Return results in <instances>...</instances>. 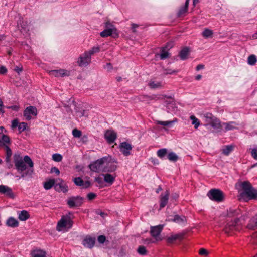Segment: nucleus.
Instances as JSON below:
<instances>
[{"instance_id": "1", "label": "nucleus", "mask_w": 257, "mask_h": 257, "mask_svg": "<svg viewBox=\"0 0 257 257\" xmlns=\"http://www.w3.org/2000/svg\"><path fill=\"white\" fill-rule=\"evenodd\" d=\"M240 213V210L238 208H230L223 213V216L226 217L227 222L224 228L225 233L229 234L240 229L241 223L237 217Z\"/></svg>"}, {"instance_id": "2", "label": "nucleus", "mask_w": 257, "mask_h": 257, "mask_svg": "<svg viewBox=\"0 0 257 257\" xmlns=\"http://www.w3.org/2000/svg\"><path fill=\"white\" fill-rule=\"evenodd\" d=\"M14 161L16 169L18 171L23 172L27 169V165L31 168L26 172L22 173L21 177L24 178L27 176H32L33 173V167L34 166L33 162L31 159L28 156H26L24 158L20 155L15 154L14 156Z\"/></svg>"}, {"instance_id": "3", "label": "nucleus", "mask_w": 257, "mask_h": 257, "mask_svg": "<svg viewBox=\"0 0 257 257\" xmlns=\"http://www.w3.org/2000/svg\"><path fill=\"white\" fill-rule=\"evenodd\" d=\"M240 186L242 190L240 193L241 197L248 200H257V189L253 187L249 182H241Z\"/></svg>"}, {"instance_id": "4", "label": "nucleus", "mask_w": 257, "mask_h": 257, "mask_svg": "<svg viewBox=\"0 0 257 257\" xmlns=\"http://www.w3.org/2000/svg\"><path fill=\"white\" fill-rule=\"evenodd\" d=\"M105 29L100 33V36L102 37H107L111 36L113 38H118L119 33L117 29L109 22L105 23Z\"/></svg>"}, {"instance_id": "5", "label": "nucleus", "mask_w": 257, "mask_h": 257, "mask_svg": "<svg viewBox=\"0 0 257 257\" xmlns=\"http://www.w3.org/2000/svg\"><path fill=\"white\" fill-rule=\"evenodd\" d=\"M73 224V222L69 216H63L58 222L57 230L58 231H67L70 228Z\"/></svg>"}, {"instance_id": "6", "label": "nucleus", "mask_w": 257, "mask_h": 257, "mask_svg": "<svg viewBox=\"0 0 257 257\" xmlns=\"http://www.w3.org/2000/svg\"><path fill=\"white\" fill-rule=\"evenodd\" d=\"M68 113H72L77 118H81L84 116L85 111L77 106L75 102H72L69 106L65 107Z\"/></svg>"}, {"instance_id": "7", "label": "nucleus", "mask_w": 257, "mask_h": 257, "mask_svg": "<svg viewBox=\"0 0 257 257\" xmlns=\"http://www.w3.org/2000/svg\"><path fill=\"white\" fill-rule=\"evenodd\" d=\"M91 60L90 54L85 52L79 57L77 63L80 67H86L90 63Z\"/></svg>"}, {"instance_id": "8", "label": "nucleus", "mask_w": 257, "mask_h": 257, "mask_svg": "<svg viewBox=\"0 0 257 257\" xmlns=\"http://www.w3.org/2000/svg\"><path fill=\"white\" fill-rule=\"evenodd\" d=\"M208 196L210 199L217 202L222 201L224 199L223 193L218 189H211L208 193Z\"/></svg>"}, {"instance_id": "9", "label": "nucleus", "mask_w": 257, "mask_h": 257, "mask_svg": "<svg viewBox=\"0 0 257 257\" xmlns=\"http://www.w3.org/2000/svg\"><path fill=\"white\" fill-rule=\"evenodd\" d=\"M163 228V225H159L158 226L152 227L150 230V233L153 237H154L156 241L162 240V238L160 237V234L162 231Z\"/></svg>"}, {"instance_id": "10", "label": "nucleus", "mask_w": 257, "mask_h": 257, "mask_svg": "<svg viewBox=\"0 0 257 257\" xmlns=\"http://www.w3.org/2000/svg\"><path fill=\"white\" fill-rule=\"evenodd\" d=\"M48 73L50 75L56 77H64V76H68L70 74V71L66 69H58V70H50L48 71Z\"/></svg>"}, {"instance_id": "11", "label": "nucleus", "mask_w": 257, "mask_h": 257, "mask_svg": "<svg viewBox=\"0 0 257 257\" xmlns=\"http://www.w3.org/2000/svg\"><path fill=\"white\" fill-rule=\"evenodd\" d=\"M83 198L80 196L72 197L67 200V204L70 207H78L83 203Z\"/></svg>"}, {"instance_id": "12", "label": "nucleus", "mask_w": 257, "mask_h": 257, "mask_svg": "<svg viewBox=\"0 0 257 257\" xmlns=\"http://www.w3.org/2000/svg\"><path fill=\"white\" fill-rule=\"evenodd\" d=\"M104 158L99 159L93 163L90 164L89 167L91 171L98 172L103 169H102V165L104 164Z\"/></svg>"}, {"instance_id": "13", "label": "nucleus", "mask_w": 257, "mask_h": 257, "mask_svg": "<svg viewBox=\"0 0 257 257\" xmlns=\"http://www.w3.org/2000/svg\"><path fill=\"white\" fill-rule=\"evenodd\" d=\"M56 184L55 185V188L58 192H63L66 193L68 190V187L65 183L64 180L61 179H58L56 180Z\"/></svg>"}, {"instance_id": "14", "label": "nucleus", "mask_w": 257, "mask_h": 257, "mask_svg": "<svg viewBox=\"0 0 257 257\" xmlns=\"http://www.w3.org/2000/svg\"><path fill=\"white\" fill-rule=\"evenodd\" d=\"M166 106L167 112L169 113L174 112L177 110V106L174 100L171 97H168L165 101Z\"/></svg>"}, {"instance_id": "15", "label": "nucleus", "mask_w": 257, "mask_h": 257, "mask_svg": "<svg viewBox=\"0 0 257 257\" xmlns=\"http://www.w3.org/2000/svg\"><path fill=\"white\" fill-rule=\"evenodd\" d=\"M37 114V110L36 107L33 106L27 107L24 112V115L27 120H30L32 115L36 116Z\"/></svg>"}, {"instance_id": "16", "label": "nucleus", "mask_w": 257, "mask_h": 257, "mask_svg": "<svg viewBox=\"0 0 257 257\" xmlns=\"http://www.w3.org/2000/svg\"><path fill=\"white\" fill-rule=\"evenodd\" d=\"M0 192L6 195L11 198H14L15 195L11 188L3 185H0Z\"/></svg>"}, {"instance_id": "17", "label": "nucleus", "mask_w": 257, "mask_h": 257, "mask_svg": "<svg viewBox=\"0 0 257 257\" xmlns=\"http://www.w3.org/2000/svg\"><path fill=\"white\" fill-rule=\"evenodd\" d=\"M132 147L131 144L127 142H123L120 145V151L125 156H128L130 154V151L132 150Z\"/></svg>"}, {"instance_id": "18", "label": "nucleus", "mask_w": 257, "mask_h": 257, "mask_svg": "<svg viewBox=\"0 0 257 257\" xmlns=\"http://www.w3.org/2000/svg\"><path fill=\"white\" fill-rule=\"evenodd\" d=\"M104 136L109 143H112L115 140L117 135L114 131L109 130L106 131Z\"/></svg>"}, {"instance_id": "19", "label": "nucleus", "mask_w": 257, "mask_h": 257, "mask_svg": "<svg viewBox=\"0 0 257 257\" xmlns=\"http://www.w3.org/2000/svg\"><path fill=\"white\" fill-rule=\"evenodd\" d=\"M169 197L168 191H166L160 196V209L164 207L167 204Z\"/></svg>"}, {"instance_id": "20", "label": "nucleus", "mask_w": 257, "mask_h": 257, "mask_svg": "<svg viewBox=\"0 0 257 257\" xmlns=\"http://www.w3.org/2000/svg\"><path fill=\"white\" fill-rule=\"evenodd\" d=\"M102 174L103 177L104 181L109 185H112L115 181L116 175L115 174H111L109 173L104 172Z\"/></svg>"}, {"instance_id": "21", "label": "nucleus", "mask_w": 257, "mask_h": 257, "mask_svg": "<svg viewBox=\"0 0 257 257\" xmlns=\"http://www.w3.org/2000/svg\"><path fill=\"white\" fill-rule=\"evenodd\" d=\"M95 242V238L86 236L83 240L82 243L85 247L91 248L93 247Z\"/></svg>"}, {"instance_id": "22", "label": "nucleus", "mask_w": 257, "mask_h": 257, "mask_svg": "<svg viewBox=\"0 0 257 257\" xmlns=\"http://www.w3.org/2000/svg\"><path fill=\"white\" fill-rule=\"evenodd\" d=\"M74 182L77 186H81L84 188H88L91 186V183L89 181L84 182L80 177L74 178Z\"/></svg>"}, {"instance_id": "23", "label": "nucleus", "mask_w": 257, "mask_h": 257, "mask_svg": "<svg viewBox=\"0 0 257 257\" xmlns=\"http://www.w3.org/2000/svg\"><path fill=\"white\" fill-rule=\"evenodd\" d=\"M183 236V234L182 233L171 234L170 236L167 237V242L169 243H173L176 240H181Z\"/></svg>"}, {"instance_id": "24", "label": "nucleus", "mask_w": 257, "mask_h": 257, "mask_svg": "<svg viewBox=\"0 0 257 257\" xmlns=\"http://www.w3.org/2000/svg\"><path fill=\"white\" fill-rule=\"evenodd\" d=\"M246 227L249 229H255L257 228V214L249 220Z\"/></svg>"}, {"instance_id": "25", "label": "nucleus", "mask_w": 257, "mask_h": 257, "mask_svg": "<svg viewBox=\"0 0 257 257\" xmlns=\"http://www.w3.org/2000/svg\"><path fill=\"white\" fill-rule=\"evenodd\" d=\"M117 168V166L113 163H108L106 166H105L103 169L102 170V171L103 172H113L114 171L116 170Z\"/></svg>"}, {"instance_id": "26", "label": "nucleus", "mask_w": 257, "mask_h": 257, "mask_svg": "<svg viewBox=\"0 0 257 257\" xmlns=\"http://www.w3.org/2000/svg\"><path fill=\"white\" fill-rule=\"evenodd\" d=\"M31 257H46V253L43 250L37 249L31 252Z\"/></svg>"}, {"instance_id": "27", "label": "nucleus", "mask_w": 257, "mask_h": 257, "mask_svg": "<svg viewBox=\"0 0 257 257\" xmlns=\"http://www.w3.org/2000/svg\"><path fill=\"white\" fill-rule=\"evenodd\" d=\"M5 150L6 153V161L7 163L10 164L9 167H12V165L10 164V162L11 157L12 155V151L9 146H6V147H5Z\"/></svg>"}, {"instance_id": "28", "label": "nucleus", "mask_w": 257, "mask_h": 257, "mask_svg": "<svg viewBox=\"0 0 257 257\" xmlns=\"http://www.w3.org/2000/svg\"><path fill=\"white\" fill-rule=\"evenodd\" d=\"M6 224L11 227L15 228L19 225V222L14 218H9L6 222Z\"/></svg>"}, {"instance_id": "29", "label": "nucleus", "mask_w": 257, "mask_h": 257, "mask_svg": "<svg viewBox=\"0 0 257 257\" xmlns=\"http://www.w3.org/2000/svg\"><path fill=\"white\" fill-rule=\"evenodd\" d=\"M204 120L206 123L205 125H209L212 123L213 119H214L215 117L211 113H206L204 115Z\"/></svg>"}, {"instance_id": "30", "label": "nucleus", "mask_w": 257, "mask_h": 257, "mask_svg": "<svg viewBox=\"0 0 257 257\" xmlns=\"http://www.w3.org/2000/svg\"><path fill=\"white\" fill-rule=\"evenodd\" d=\"M189 53V48L187 47H185L181 50L179 53V56L182 60L186 59L188 58Z\"/></svg>"}, {"instance_id": "31", "label": "nucleus", "mask_w": 257, "mask_h": 257, "mask_svg": "<svg viewBox=\"0 0 257 257\" xmlns=\"http://www.w3.org/2000/svg\"><path fill=\"white\" fill-rule=\"evenodd\" d=\"M149 86L152 89L159 88L162 87L161 82L151 80L148 83Z\"/></svg>"}, {"instance_id": "32", "label": "nucleus", "mask_w": 257, "mask_h": 257, "mask_svg": "<svg viewBox=\"0 0 257 257\" xmlns=\"http://www.w3.org/2000/svg\"><path fill=\"white\" fill-rule=\"evenodd\" d=\"M223 126L226 131L231 130L236 128V124L234 122L224 123L222 124V127Z\"/></svg>"}, {"instance_id": "33", "label": "nucleus", "mask_w": 257, "mask_h": 257, "mask_svg": "<svg viewBox=\"0 0 257 257\" xmlns=\"http://www.w3.org/2000/svg\"><path fill=\"white\" fill-rule=\"evenodd\" d=\"M210 125L216 130H219L222 127V125L221 124L220 121L216 117L213 119V121Z\"/></svg>"}, {"instance_id": "34", "label": "nucleus", "mask_w": 257, "mask_h": 257, "mask_svg": "<svg viewBox=\"0 0 257 257\" xmlns=\"http://www.w3.org/2000/svg\"><path fill=\"white\" fill-rule=\"evenodd\" d=\"M1 141L2 142V146H4V147L9 146V145L10 144V139L7 135L3 134Z\"/></svg>"}, {"instance_id": "35", "label": "nucleus", "mask_w": 257, "mask_h": 257, "mask_svg": "<svg viewBox=\"0 0 257 257\" xmlns=\"http://www.w3.org/2000/svg\"><path fill=\"white\" fill-rule=\"evenodd\" d=\"M189 0H186L185 5L180 8L178 13V16L180 17L187 12L189 5Z\"/></svg>"}, {"instance_id": "36", "label": "nucleus", "mask_w": 257, "mask_h": 257, "mask_svg": "<svg viewBox=\"0 0 257 257\" xmlns=\"http://www.w3.org/2000/svg\"><path fill=\"white\" fill-rule=\"evenodd\" d=\"M30 217L29 213L25 210L21 211L19 214L18 218L21 221H25Z\"/></svg>"}, {"instance_id": "37", "label": "nucleus", "mask_w": 257, "mask_h": 257, "mask_svg": "<svg viewBox=\"0 0 257 257\" xmlns=\"http://www.w3.org/2000/svg\"><path fill=\"white\" fill-rule=\"evenodd\" d=\"M56 181L54 179H50L44 183V187L45 189L48 190L51 189L53 186H55Z\"/></svg>"}, {"instance_id": "38", "label": "nucleus", "mask_w": 257, "mask_h": 257, "mask_svg": "<svg viewBox=\"0 0 257 257\" xmlns=\"http://www.w3.org/2000/svg\"><path fill=\"white\" fill-rule=\"evenodd\" d=\"M169 221H172L178 223H183L186 221V218L184 216L181 217L178 215H175L174 218L169 219Z\"/></svg>"}, {"instance_id": "39", "label": "nucleus", "mask_w": 257, "mask_h": 257, "mask_svg": "<svg viewBox=\"0 0 257 257\" xmlns=\"http://www.w3.org/2000/svg\"><path fill=\"white\" fill-rule=\"evenodd\" d=\"M142 98L144 100H158L161 99L160 96H158L157 95H153L152 96L148 95H143L140 97V99Z\"/></svg>"}, {"instance_id": "40", "label": "nucleus", "mask_w": 257, "mask_h": 257, "mask_svg": "<svg viewBox=\"0 0 257 257\" xmlns=\"http://www.w3.org/2000/svg\"><path fill=\"white\" fill-rule=\"evenodd\" d=\"M190 118L192 120V124L194 125V128H197L200 125L199 120L194 115L190 116Z\"/></svg>"}, {"instance_id": "41", "label": "nucleus", "mask_w": 257, "mask_h": 257, "mask_svg": "<svg viewBox=\"0 0 257 257\" xmlns=\"http://www.w3.org/2000/svg\"><path fill=\"white\" fill-rule=\"evenodd\" d=\"M257 62V58L255 55H250L247 59V62L248 64L250 65H253Z\"/></svg>"}, {"instance_id": "42", "label": "nucleus", "mask_w": 257, "mask_h": 257, "mask_svg": "<svg viewBox=\"0 0 257 257\" xmlns=\"http://www.w3.org/2000/svg\"><path fill=\"white\" fill-rule=\"evenodd\" d=\"M202 36L205 38L212 37L213 35V31L208 29H205L202 32Z\"/></svg>"}, {"instance_id": "43", "label": "nucleus", "mask_w": 257, "mask_h": 257, "mask_svg": "<svg viewBox=\"0 0 257 257\" xmlns=\"http://www.w3.org/2000/svg\"><path fill=\"white\" fill-rule=\"evenodd\" d=\"M177 121V119H175L172 121H158L157 122V124H160L163 126H171L173 123Z\"/></svg>"}, {"instance_id": "44", "label": "nucleus", "mask_w": 257, "mask_h": 257, "mask_svg": "<svg viewBox=\"0 0 257 257\" xmlns=\"http://www.w3.org/2000/svg\"><path fill=\"white\" fill-rule=\"evenodd\" d=\"M168 158L171 161L175 162L178 160V157L175 153L171 152L169 153Z\"/></svg>"}, {"instance_id": "45", "label": "nucleus", "mask_w": 257, "mask_h": 257, "mask_svg": "<svg viewBox=\"0 0 257 257\" xmlns=\"http://www.w3.org/2000/svg\"><path fill=\"white\" fill-rule=\"evenodd\" d=\"M233 150L232 146H227L222 149V153L225 155H228Z\"/></svg>"}, {"instance_id": "46", "label": "nucleus", "mask_w": 257, "mask_h": 257, "mask_svg": "<svg viewBox=\"0 0 257 257\" xmlns=\"http://www.w3.org/2000/svg\"><path fill=\"white\" fill-rule=\"evenodd\" d=\"M169 53L166 50L165 48H163L161 51L160 57L161 59H165L168 57Z\"/></svg>"}, {"instance_id": "47", "label": "nucleus", "mask_w": 257, "mask_h": 257, "mask_svg": "<svg viewBox=\"0 0 257 257\" xmlns=\"http://www.w3.org/2000/svg\"><path fill=\"white\" fill-rule=\"evenodd\" d=\"M100 48L99 47H94L91 50L86 51L87 53L90 54V56L91 57V56L93 55L95 53H97L99 52Z\"/></svg>"}, {"instance_id": "48", "label": "nucleus", "mask_w": 257, "mask_h": 257, "mask_svg": "<svg viewBox=\"0 0 257 257\" xmlns=\"http://www.w3.org/2000/svg\"><path fill=\"white\" fill-rule=\"evenodd\" d=\"M62 158V156L60 154H54L52 155V159L55 162H60Z\"/></svg>"}, {"instance_id": "49", "label": "nucleus", "mask_w": 257, "mask_h": 257, "mask_svg": "<svg viewBox=\"0 0 257 257\" xmlns=\"http://www.w3.org/2000/svg\"><path fill=\"white\" fill-rule=\"evenodd\" d=\"M167 151L166 149H160L157 151V155L160 158H163L167 154Z\"/></svg>"}, {"instance_id": "50", "label": "nucleus", "mask_w": 257, "mask_h": 257, "mask_svg": "<svg viewBox=\"0 0 257 257\" xmlns=\"http://www.w3.org/2000/svg\"><path fill=\"white\" fill-rule=\"evenodd\" d=\"M72 134L74 137L80 138L82 135V132L80 130L75 128L72 131Z\"/></svg>"}, {"instance_id": "51", "label": "nucleus", "mask_w": 257, "mask_h": 257, "mask_svg": "<svg viewBox=\"0 0 257 257\" xmlns=\"http://www.w3.org/2000/svg\"><path fill=\"white\" fill-rule=\"evenodd\" d=\"M137 251L141 255H145L147 252L145 247L143 246H140L137 249Z\"/></svg>"}, {"instance_id": "52", "label": "nucleus", "mask_w": 257, "mask_h": 257, "mask_svg": "<svg viewBox=\"0 0 257 257\" xmlns=\"http://www.w3.org/2000/svg\"><path fill=\"white\" fill-rule=\"evenodd\" d=\"M28 23L27 22H23L22 25L21 26L22 29H21V31L22 32L23 31L24 32H27V31H28L29 30V29L28 28Z\"/></svg>"}, {"instance_id": "53", "label": "nucleus", "mask_w": 257, "mask_h": 257, "mask_svg": "<svg viewBox=\"0 0 257 257\" xmlns=\"http://www.w3.org/2000/svg\"><path fill=\"white\" fill-rule=\"evenodd\" d=\"M27 127V124L25 122H21L19 123L18 125V128L21 132L24 131V130H26Z\"/></svg>"}, {"instance_id": "54", "label": "nucleus", "mask_w": 257, "mask_h": 257, "mask_svg": "<svg viewBox=\"0 0 257 257\" xmlns=\"http://www.w3.org/2000/svg\"><path fill=\"white\" fill-rule=\"evenodd\" d=\"M208 253V251L204 248H201L199 251V254L202 256H207Z\"/></svg>"}, {"instance_id": "55", "label": "nucleus", "mask_w": 257, "mask_h": 257, "mask_svg": "<svg viewBox=\"0 0 257 257\" xmlns=\"http://www.w3.org/2000/svg\"><path fill=\"white\" fill-rule=\"evenodd\" d=\"M96 197V194L94 193H89L87 195V198L89 200L94 199Z\"/></svg>"}, {"instance_id": "56", "label": "nucleus", "mask_w": 257, "mask_h": 257, "mask_svg": "<svg viewBox=\"0 0 257 257\" xmlns=\"http://www.w3.org/2000/svg\"><path fill=\"white\" fill-rule=\"evenodd\" d=\"M252 157L255 160H257V149H253L251 151Z\"/></svg>"}, {"instance_id": "57", "label": "nucleus", "mask_w": 257, "mask_h": 257, "mask_svg": "<svg viewBox=\"0 0 257 257\" xmlns=\"http://www.w3.org/2000/svg\"><path fill=\"white\" fill-rule=\"evenodd\" d=\"M19 124L18 120L17 119H14V120L12 121V128H15L17 126H18Z\"/></svg>"}, {"instance_id": "58", "label": "nucleus", "mask_w": 257, "mask_h": 257, "mask_svg": "<svg viewBox=\"0 0 257 257\" xmlns=\"http://www.w3.org/2000/svg\"><path fill=\"white\" fill-rule=\"evenodd\" d=\"M106 240V238L103 235H100L98 237V241L100 243H103Z\"/></svg>"}, {"instance_id": "59", "label": "nucleus", "mask_w": 257, "mask_h": 257, "mask_svg": "<svg viewBox=\"0 0 257 257\" xmlns=\"http://www.w3.org/2000/svg\"><path fill=\"white\" fill-rule=\"evenodd\" d=\"M51 172H54L56 174H57V175H59V174H60V171L59 170V169L57 168H56L55 167H52L51 168Z\"/></svg>"}, {"instance_id": "60", "label": "nucleus", "mask_w": 257, "mask_h": 257, "mask_svg": "<svg viewBox=\"0 0 257 257\" xmlns=\"http://www.w3.org/2000/svg\"><path fill=\"white\" fill-rule=\"evenodd\" d=\"M95 180L100 185L103 184L102 178L100 177L95 178Z\"/></svg>"}, {"instance_id": "61", "label": "nucleus", "mask_w": 257, "mask_h": 257, "mask_svg": "<svg viewBox=\"0 0 257 257\" xmlns=\"http://www.w3.org/2000/svg\"><path fill=\"white\" fill-rule=\"evenodd\" d=\"M166 74H176L178 72L177 70H172L171 69H167L166 70Z\"/></svg>"}, {"instance_id": "62", "label": "nucleus", "mask_w": 257, "mask_h": 257, "mask_svg": "<svg viewBox=\"0 0 257 257\" xmlns=\"http://www.w3.org/2000/svg\"><path fill=\"white\" fill-rule=\"evenodd\" d=\"M15 70L18 73H20L23 70V67L22 66H16L15 68Z\"/></svg>"}, {"instance_id": "63", "label": "nucleus", "mask_w": 257, "mask_h": 257, "mask_svg": "<svg viewBox=\"0 0 257 257\" xmlns=\"http://www.w3.org/2000/svg\"><path fill=\"white\" fill-rule=\"evenodd\" d=\"M250 216H251L250 213L249 212H247L242 216V219H243L244 220H245L246 218L249 217Z\"/></svg>"}, {"instance_id": "64", "label": "nucleus", "mask_w": 257, "mask_h": 257, "mask_svg": "<svg viewBox=\"0 0 257 257\" xmlns=\"http://www.w3.org/2000/svg\"><path fill=\"white\" fill-rule=\"evenodd\" d=\"M6 72H7V69L5 67L2 66L0 67V73L4 74Z\"/></svg>"}]
</instances>
